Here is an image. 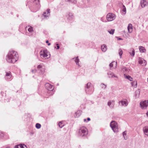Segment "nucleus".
<instances>
[{"instance_id": "27", "label": "nucleus", "mask_w": 148, "mask_h": 148, "mask_svg": "<svg viewBox=\"0 0 148 148\" xmlns=\"http://www.w3.org/2000/svg\"><path fill=\"white\" fill-rule=\"evenodd\" d=\"M113 63L115 64V67H116L117 66V63L116 62H115L114 61L112 62V63H110L109 64V66L111 67H112L113 66Z\"/></svg>"}, {"instance_id": "22", "label": "nucleus", "mask_w": 148, "mask_h": 148, "mask_svg": "<svg viewBox=\"0 0 148 148\" xmlns=\"http://www.w3.org/2000/svg\"><path fill=\"white\" fill-rule=\"evenodd\" d=\"M75 114H76V115L75 116V117H78L81 114V111L80 110H78L75 112Z\"/></svg>"}, {"instance_id": "29", "label": "nucleus", "mask_w": 148, "mask_h": 148, "mask_svg": "<svg viewBox=\"0 0 148 148\" xmlns=\"http://www.w3.org/2000/svg\"><path fill=\"white\" fill-rule=\"evenodd\" d=\"M123 51L121 49H119V55L120 58H121V56L123 54Z\"/></svg>"}, {"instance_id": "5", "label": "nucleus", "mask_w": 148, "mask_h": 148, "mask_svg": "<svg viewBox=\"0 0 148 148\" xmlns=\"http://www.w3.org/2000/svg\"><path fill=\"white\" fill-rule=\"evenodd\" d=\"M110 125L114 132L117 133L118 132V124L115 121H112L110 123Z\"/></svg>"}, {"instance_id": "13", "label": "nucleus", "mask_w": 148, "mask_h": 148, "mask_svg": "<svg viewBox=\"0 0 148 148\" xmlns=\"http://www.w3.org/2000/svg\"><path fill=\"white\" fill-rule=\"evenodd\" d=\"M144 134L148 136V127H145L143 128Z\"/></svg>"}, {"instance_id": "40", "label": "nucleus", "mask_w": 148, "mask_h": 148, "mask_svg": "<svg viewBox=\"0 0 148 148\" xmlns=\"http://www.w3.org/2000/svg\"><path fill=\"white\" fill-rule=\"evenodd\" d=\"M24 145H25L24 144H20L19 145V147L20 148H24Z\"/></svg>"}, {"instance_id": "28", "label": "nucleus", "mask_w": 148, "mask_h": 148, "mask_svg": "<svg viewBox=\"0 0 148 148\" xmlns=\"http://www.w3.org/2000/svg\"><path fill=\"white\" fill-rule=\"evenodd\" d=\"M140 92L139 90H136L135 92V96L136 97H139Z\"/></svg>"}, {"instance_id": "36", "label": "nucleus", "mask_w": 148, "mask_h": 148, "mask_svg": "<svg viewBox=\"0 0 148 148\" xmlns=\"http://www.w3.org/2000/svg\"><path fill=\"white\" fill-rule=\"evenodd\" d=\"M130 55H131L132 56H134L135 55V51L134 49H133L132 51V53H131L129 52Z\"/></svg>"}, {"instance_id": "44", "label": "nucleus", "mask_w": 148, "mask_h": 148, "mask_svg": "<svg viewBox=\"0 0 148 148\" xmlns=\"http://www.w3.org/2000/svg\"><path fill=\"white\" fill-rule=\"evenodd\" d=\"M36 70H32V72L33 73V72H36Z\"/></svg>"}, {"instance_id": "16", "label": "nucleus", "mask_w": 148, "mask_h": 148, "mask_svg": "<svg viewBox=\"0 0 148 148\" xmlns=\"http://www.w3.org/2000/svg\"><path fill=\"white\" fill-rule=\"evenodd\" d=\"M140 3L141 6L143 8L146 5L147 2L145 0H143V1H141Z\"/></svg>"}, {"instance_id": "1", "label": "nucleus", "mask_w": 148, "mask_h": 148, "mask_svg": "<svg viewBox=\"0 0 148 148\" xmlns=\"http://www.w3.org/2000/svg\"><path fill=\"white\" fill-rule=\"evenodd\" d=\"M18 57L17 52L12 50L9 52L6 59L8 62L14 63L17 60Z\"/></svg>"}, {"instance_id": "15", "label": "nucleus", "mask_w": 148, "mask_h": 148, "mask_svg": "<svg viewBox=\"0 0 148 148\" xmlns=\"http://www.w3.org/2000/svg\"><path fill=\"white\" fill-rule=\"evenodd\" d=\"M11 73L10 71L8 72H6V78H7L8 79H10L11 77Z\"/></svg>"}, {"instance_id": "10", "label": "nucleus", "mask_w": 148, "mask_h": 148, "mask_svg": "<svg viewBox=\"0 0 148 148\" xmlns=\"http://www.w3.org/2000/svg\"><path fill=\"white\" fill-rule=\"evenodd\" d=\"M120 103L121 104V106H126L128 105V102L125 99L124 100H121L119 101V103L120 104Z\"/></svg>"}, {"instance_id": "49", "label": "nucleus", "mask_w": 148, "mask_h": 148, "mask_svg": "<svg viewBox=\"0 0 148 148\" xmlns=\"http://www.w3.org/2000/svg\"><path fill=\"white\" fill-rule=\"evenodd\" d=\"M86 119H84V122H86Z\"/></svg>"}, {"instance_id": "51", "label": "nucleus", "mask_w": 148, "mask_h": 148, "mask_svg": "<svg viewBox=\"0 0 148 148\" xmlns=\"http://www.w3.org/2000/svg\"><path fill=\"white\" fill-rule=\"evenodd\" d=\"M51 45V43H49L48 44V45Z\"/></svg>"}, {"instance_id": "34", "label": "nucleus", "mask_w": 148, "mask_h": 148, "mask_svg": "<svg viewBox=\"0 0 148 148\" xmlns=\"http://www.w3.org/2000/svg\"><path fill=\"white\" fill-rule=\"evenodd\" d=\"M122 11H123L124 12H125V14L126 13V8L125 6L124 5H123V6Z\"/></svg>"}, {"instance_id": "41", "label": "nucleus", "mask_w": 148, "mask_h": 148, "mask_svg": "<svg viewBox=\"0 0 148 148\" xmlns=\"http://www.w3.org/2000/svg\"><path fill=\"white\" fill-rule=\"evenodd\" d=\"M19 147V145H16L14 147V148H20Z\"/></svg>"}, {"instance_id": "42", "label": "nucleus", "mask_w": 148, "mask_h": 148, "mask_svg": "<svg viewBox=\"0 0 148 148\" xmlns=\"http://www.w3.org/2000/svg\"><path fill=\"white\" fill-rule=\"evenodd\" d=\"M56 46H57V49H59L60 48V46L58 45V44H56Z\"/></svg>"}, {"instance_id": "3", "label": "nucleus", "mask_w": 148, "mask_h": 148, "mask_svg": "<svg viewBox=\"0 0 148 148\" xmlns=\"http://www.w3.org/2000/svg\"><path fill=\"white\" fill-rule=\"evenodd\" d=\"M88 132L87 129L85 127H81L79 129L78 132V135L82 137H85L87 135Z\"/></svg>"}, {"instance_id": "31", "label": "nucleus", "mask_w": 148, "mask_h": 148, "mask_svg": "<svg viewBox=\"0 0 148 148\" xmlns=\"http://www.w3.org/2000/svg\"><path fill=\"white\" fill-rule=\"evenodd\" d=\"M68 1L71 2L73 4H75L76 3L77 0H67Z\"/></svg>"}, {"instance_id": "53", "label": "nucleus", "mask_w": 148, "mask_h": 148, "mask_svg": "<svg viewBox=\"0 0 148 148\" xmlns=\"http://www.w3.org/2000/svg\"><path fill=\"white\" fill-rule=\"evenodd\" d=\"M26 27V28H27V27Z\"/></svg>"}, {"instance_id": "4", "label": "nucleus", "mask_w": 148, "mask_h": 148, "mask_svg": "<svg viewBox=\"0 0 148 148\" xmlns=\"http://www.w3.org/2000/svg\"><path fill=\"white\" fill-rule=\"evenodd\" d=\"M91 83H88L85 86V91L87 94H90L93 92V89L92 87L91 86Z\"/></svg>"}, {"instance_id": "14", "label": "nucleus", "mask_w": 148, "mask_h": 148, "mask_svg": "<svg viewBox=\"0 0 148 148\" xmlns=\"http://www.w3.org/2000/svg\"><path fill=\"white\" fill-rule=\"evenodd\" d=\"M67 17L69 20H72L73 18V16L72 13L69 12L66 16Z\"/></svg>"}, {"instance_id": "45", "label": "nucleus", "mask_w": 148, "mask_h": 148, "mask_svg": "<svg viewBox=\"0 0 148 148\" xmlns=\"http://www.w3.org/2000/svg\"><path fill=\"white\" fill-rule=\"evenodd\" d=\"M87 120H88V121H90V118H88L87 119Z\"/></svg>"}, {"instance_id": "54", "label": "nucleus", "mask_w": 148, "mask_h": 148, "mask_svg": "<svg viewBox=\"0 0 148 148\" xmlns=\"http://www.w3.org/2000/svg\"><path fill=\"white\" fill-rule=\"evenodd\" d=\"M147 80H148V78L147 79Z\"/></svg>"}, {"instance_id": "18", "label": "nucleus", "mask_w": 148, "mask_h": 148, "mask_svg": "<svg viewBox=\"0 0 148 148\" xmlns=\"http://www.w3.org/2000/svg\"><path fill=\"white\" fill-rule=\"evenodd\" d=\"M107 74L109 77H116V76L113 73L109 71L108 72Z\"/></svg>"}, {"instance_id": "46", "label": "nucleus", "mask_w": 148, "mask_h": 148, "mask_svg": "<svg viewBox=\"0 0 148 148\" xmlns=\"http://www.w3.org/2000/svg\"><path fill=\"white\" fill-rule=\"evenodd\" d=\"M123 70H125V71H126V70H127V68L126 67H125V68H123Z\"/></svg>"}, {"instance_id": "6", "label": "nucleus", "mask_w": 148, "mask_h": 148, "mask_svg": "<svg viewBox=\"0 0 148 148\" xmlns=\"http://www.w3.org/2000/svg\"><path fill=\"white\" fill-rule=\"evenodd\" d=\"M40 56L42 58H48L50 57V54L46 49H44L40 51Z\"/></svg>"}, {"instance_id": "52", "label": "nucleus", "mask_w": 148, "mask_h": 148, "mask_svg": "<svg viewBox=\"0 0 148 148\" xmlns=\"http://www.w3.org/2000/svg\"><path fill=\"white\" fill-rule=\"evenodd\" d=\"M25 148H27V147H26V145H25Z\"/></svg>"}, {"instance_id": "19", "label": "nucleus", "mask_w": 148, "mask_h": 148, "mask_svg": "<svg viewBox=\"0 0 148 148\" xmlns=\"http://www.w3.org/2000/svg\"><path fill=\"white\" fill-rule=\"evenodd\" d=\"M127 29L128 32L130 33H131L132 32V25L131 24H129L128 25L127 27Z\"/></svg>"}, {"instance_id": "47", "label": "nucleus", "mask_w": 148, "mask_h": 148, "mask_svg": "<svg viewBox=\"0 0 148 148\" xmlns=\"http://www.w3.org/2000/svg\"><path fill=\"white\" fill-rule=\"evenodd\" d=\"M101 21H102L103 22L102 18H101Z\"/></svg>"}, {"instance_id": "30", "label": "nucleus", "mask_w": 148, "mask_h": 148, "mask_svg": "<svg viewBox=\"0 0 148 148\" xmlns=\"http://www.w3.org/2000/svg\"><path fill=\"white\" fill-rule=\"evenodd\" d=\"M114 29H112L111 30H108V31L110 34L112 35L114 34Z\"/></svg>"}, {"instance_id": "8", "label": "nucleus", "mask_w": 148, "mask_h": 148, "mask_svg": "<svg viewBox=\"0 0 148 148\" xmlns=\"http://www.w3.org/2000/svg\"><path fill=\"white\" fill-rule=\"evenodd\" d=\"M140 105L142 109H146L148 106V100H145L142 102L141 101L140 103Z\"/></svg>"}, {"instance_id": "25", "label": "nucleus", "mask_w": 148, "mask_h": 148, "mask_svg": "<svg viewBox=\"0 0 148 148\" xmlns=\"http://www.w3.org/2000/svg\"><path fill=\"white\" fill-rule=\"evenodd\" d=\"M37 68L38 69H40V71H41V72L42 73L43 72V71L44 70H43L42 69V64H40L39 65H38L37 67Z\"/></svg>"}, {"instance_id": "26", "label": "nucleus", "mask_w": 148, "mask_h": 148, "mask_svg": "<svg viewBox=\"0 0 148 148\" xmlns=\"http://www.w3.org/2000/svg\"><path fill=\"white\" fill-rule=\"evenodd\" d=\"M64 125V124L63 123L62 121H60L58 123L59 127L60 128H62Z\"/></svg>"}, {"instance_id": "37", "label": "nucleus", "mask_w": 148, "mask_h": 148, "mask_svg": "<svg viewBox=\"0 0 148 148\" xmlns=\"http://www.w3.org/2000/svg\"><path fill=\"white\" fill-rule=\"evenodd\" d=\"M123 137L124 138L125 140H126L127 139V138H125V136H126V131H125L123 132Z\"/></svg>"}, {"instance_id": "39", "label": "nucleus", "mask_w": 148, "mask_h": 148, "mask_svg": "<svg viewBox=\"0 0 148 148\" xmlns=\"http://www.w3.org/2000/svg\"><path fill=\"white\" fill-rule=\"evenodd\" d=\"M4 135V134L3 133L1 132L0 133V138H2Z\"/></svg>"}, {"instance_id": "38", "label": "nucleus", "mask_w": 148, "mask_h": 148, "mask_svg": "<svg viewBox=\"0 0 148 148\" xmlns=\"http://www.w3.org/2000/svg\"><path fill=\"white\" fill-rule=\"evenodd\" d=\"M28 31L29 32H31L33 31V28L32 27H30L28 29Z\"/></svg>"}, {"instance_id": "35", "label": "nucleus", "mask_w": 148, "mask_h": 148, "mask_svg": "<svg viewBox=\"0 0 148 148\" xmlns=\"http://www.w3.org/2000/svg\"><path fill=\"white\" fill-rule=\"evenodd\" d=\"M101 88H104V89L106 88V86L103 83L101 84Z\"/></svg>"}, {"instance_id": "12", "label": "nucleus", "mask_w": 148, "mask_h": 148, "mask_svg": "<svg viewBox=\"0 0 148 148\" xmlns=\"http://www.w3.org/2000/svg\"><path fill=\"white\" fill-rule=\"evenodd\" d=\"M138 63L142 65L146 64L145 61L142 58H139Z\"/></svg>"}, {"instance_id": "50", "label": "nucleus", "mask_w": 148, "mask_h": 148, "mask_svg": "<svg viewBox=\"0 0 148 148\" xmlns=\"http://www.w3.org/2000/svg\"><path fill=\"white\" fill-rule=\"evenodd\" d=\"M146 115L147 116H148V111L146 113Z\"/></svg>"}, {"instance_id": "9", "label": "nucleus", "mask_w": 148, "mask_h": 148, "mask_svg": "<svg viewBox=\"0 0 148 148\" xmlns=\"http://www.w3.org/2000/svg\"><path fill=\"white\" fill-rule=\"evenodd\" d=\"M46 88L49 91H52L54 89V87L49 83H47L45 85Z\"/></svg>"}, {"instance_id": "32", "label": "nucleus", "mask_w": 148, "mask_h": 148, "mask_svg": "<svg viewBox=\"0 0 148 148\" xmlns=\"http://www.w3.org/2000/svg\"><path fill=\"white\" fill-rule=\"evenodd\" d=\"M41 125L38 123H37L36 125V127L37 129H39L41 127Z\"/></svg>"}, {"instance_id": "43", "label": "nucleus", "mask_w": 148, "mask_h": 148, "mask_svg": "<svg viewBox=\"0 0 148 148\" xmlns=\"http://www.w3.org/2000/svg\"><path fill=\"white\" fill-rule=\"evenodd\" d=\"M117 39L118 40H122V39L120 38H119V37H117Z\"/></svg>"}, {"instance_id": "11", "label": "nucleus", "mask_w": 148, "mask_h": 148, "mask_svg": "<svg viewBox=\"0 0 148 148\" xmlns=\"http://www.w3.org/2000/svg\"><path fill=\"white\" fill-rule=\"evenodd\" d=\"M50 10L49 9H47L46 11L44 12L43 14V15L45 17L47 18L50 15Z\"/></svg>"}, {"instance_id": "48", "label": "nucleus", "mask_w": 148, "mask_h": 148, "mask_svg": "<svg viewBox=\"0 0 148 148\" xmlns=\"http://www.w3.org/2000/svg\"><path fill=\"white\" fill-rule=\"evenodd\" d=\"M49 42V41L47 40L46 41V43H48Z\"/></svg>"}, {"instance_id": "23", "label": "nucleus", "mask_w": 148, "mask_h": 148, "mask_svg": "<svg viewBox=\"0 0 148 148\" xmlns=\"http://www.w3.org/2000/svg\"><path fill=\"white\" fill-rule=\"evenodd\" d=\"M75 59V61L76 63V64L78 65V66H80L79 65V60L78 58V57H77L75 58H73V59Z\"/></svg>"}, {"instance_id": "21", "label": "nucleus", "mask_w": 148, "mask_h": 148, "mask_svg": "<svg viewBox=\"0 0 148 148\" xmlns=\"http://www.w3.org/2000/svg\"><path fill=\"white\" fill-rule=\"evenodd\" d=\"M108 105L110 107L112 108L114 107V104L113 103H112V101H111L108 102Z\"/></svg>"}, {"instance_id": "17", "label": "nucleus", "mask_w": 148, "mask_h": 148, "mask_svg": "<svg viewBox=\"0 0 148 148\" xmlns=\"http://www.w3.org/2000/svg\"><path fill=\"white\" fill-rule=\"evenodd\" d=\"M101 49L102 51L103 52L106 51L107 49V46L106 45L103 44L101 46Z\"/></svg>"}, {"instance_id": "2", "label": "nucleus", "mask_w": 148, "mask_h": 148, "mask_svg": "<svg viewBox=\"0 0 148 148\" xmlns=\"http://www.w3.org/2000/svg\"><path fill=\"white\" fill-rule=\"evenodd\" d=\"M40 0H29L28 3L29 6L31 8H35L36 11H37L40 8L39 3Z\"/></svg>"}, {"instance_id": "7", "label": "nucleus", "mask_w": 148, "mask_h": 148, "mask_svg": "<svg viewBox=\"0 0 148 148\" xmlns=\"http://www.w3.org/2000/svg\"><path fill=\"white\" fill-rule=\"evenodd\" d=\"M115 15L113 13H109L106 16L107 19L109 21L114 20L115 19Z\"/></svg>"}, {"instance_id": "20", "label": "nucleus", "mask_w": 148, "mask_h": 148, "mask_svg": "<svg viewBox=\"0 0 148 148\" xmlns=\"http://www.w3.org/2000/svg\"><path fill=\"white\" fill-rule=\"evenodd\" d=\"M139 49L140 51L141 52H145L146 51L145 49L142 46H139Z\"/></svg>"}, {"instance_id": "33", "label": "nucleus", "mask_w": 148, "mask_h": 148, "mask_svg": "<svg viewBox=\"0 0 148 148\" xmlns=\"http://www.w3.org/2000/svg\"><path fill=\"white\" fill-rule=\"evenodd\" d=\"M132 86H137V83L136 81H134L132 83Z\"/></svg>"}, {"instance_id": "24", "label": "nucleus", "mask_w": 148, "mask_h": 148, "mask_svg": "<svg viewBox=\"0 0 148 148\" xmlns=\"http://www.w3.org/2000/svg\"><path fill=\"white\" fill-rule=\"evenodd\" d=\"M124 75L126 78L128 80H129L130 81H132L133 80V78L130 76L129 75H125V74H124Z\"/></svg>"}]
</instances>
